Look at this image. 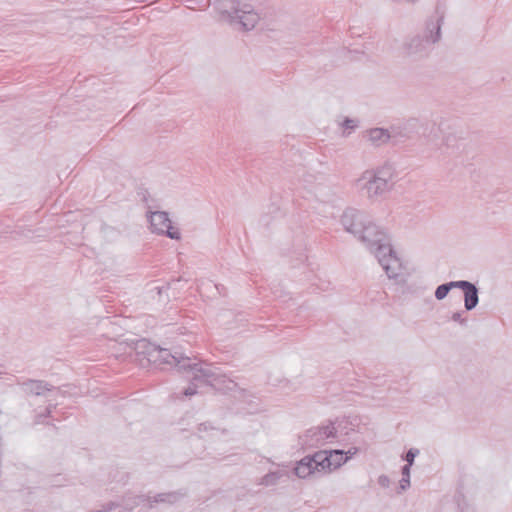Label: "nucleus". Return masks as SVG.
Returning a JSON list of instances; mask_svg holds the SVG:
<instances>
[{
  "instance_id": "1",
  "label": "nucleus",
  "mask_w": 512,
  "mask_h": 512,
  "mask_svg": "<svg viewBox=\"0 0 512 512\" xmlns=\"http://www.w3.org/2000/svg\"><path fill=\"white\" fill-rule=\"evenodd\" d=\"M341 224L347 232L365 244L389 279H398L403 275V263L394 251L388 233L369 215L348 209L341 216Z\"/></svg>"
},
{
  "instance_id": "2",
  "label": "nucleus",
  "mask_w": 512,
  "mask_h": 512,
  "mask_svg": "<svg viewBox=\"0 0 512 512\" xmlns=\"http://www.w3.org/2000/svg\"><path fill=\"white\" fill-rule=\"evenodd\" d=\"M152 350L154 354H157V363H154L155 365H174L179 371L185 372L187 377L192 380V384L184 391V395L187 397L197 394V388L203 385L219 388V384L224 382L223 377L210 364L192 362L188 357L172 354L169 350L160 347L152 348Z\"/></svg>"
},
{
  "instance_id": "3",
  "label": "nucleus",
  "mask_w": 512,
  "mask_h": 512,
  "mask_svg": "<svg viewBox=\"0 0 512 512\" xmlns=\"http://www.w3.org/2000/svg\"><path fill=\"white\" fill-rule=\"evenodd\" d=\"M397 172L389 162L364 170L354 181L353 187L369 202L384 199L395 186Z\"/></svg>"
},
{
  "instance_id": "4",
  "label": "nucleus",
  "mask_w": 512,
  "mask_h": 512,
  "mask_svg": "<svg viewBox=\"0 0 512 512\" xmlns=\"http://www.w3.org/2000/svg\"><path fill=\"white\" fill-rule=\"evenodd\" d=\"M443 15H440L436 22H428L424 37L416 35L408 38L401 47V52L406 57H421L427 52V45L434 44L441 37V25Z\"/></svg>"
},
{
  "instance_id": "5",
  "label": "nucleus",
  "mask_w": 512,
  "mask_h": 512,
  "mask_svg": "<svg viewBox=\"0 0 512 512\" xmlns=\"http://www.w3.org/2000/svg\"><path fill=\"white\" fill-rule=\"evenodd\" d=\"M222 14L230 24L244 31L252 30L260 20L259 14L251 4L238 0L227 2Z\"/></svg>"
},
{
  "instance_id": "6",
  "label": "nucleus",
  "mask_w": 512,
  "mask_h": 512,
  "mask_svg": "<svg viewBox=\"0 0 512 512\" xmlns=\"http://www.w3.org/2000/svg\"><path fill=\"white\" fill-rule=\"evenodd\" d=\"M336 423H329L308 429L302 436L300 442L307 448H317L332 443L338 438L339 431Z\"/></svg>"
},
{
  "instance_id": "7",
  "label": "nucleus",
  "mask_w": 512,
  "mask_h": 512,
  "mask_svg": "<svg viewBox=\"0 0 512 512\" xmlns=\"http://www.w3.org/2000/svg\"><path fill=\"white\" fill-rule=\"evenodd\" d=\"M148 220L152 233L165 235L170 239L180 240L181 233L178 228L172 226L171 220L167 212L155 211L149 212Z\"/></svg>"
},
{
  "instance_id": "8",
  "label": "nucleus",
  "mask_w": 512,
  "mask_h": 512,
  "mask_svg": "<svg viewBox=\"0 0 512 512\" xmlns=\"http://www.w3.org/2000/svg\"><path fill=\"white\" fill-rule=\"evenodd\" d=\"M356 453V448L346 453L343 450H323L316 452V460H318L322 471L330 472L339 468Z\"/></svg>"
},
{
  "instance_id": "9",
  "label": "nucleus",
  "mask_w": 512,
  "mask_h": 512,
  "mask_svg": "<svg viewBox=\"0 0 512 512\" xmlns=\"http://www.w3.org/2000/svg\"><path fill=\"white\" fill-rule=\"evenodd\" d=\"M317 471H322L320 468V464H318V460H316V453L313 456H306L302 460H300L294 472L299 478H307L310 475L314 474Z\"/></svg>"
},
{
  "instance_id": "10",
  "label": "nucleus",
  "mask_w": 512,
  "mask_h": 512,
  "mask_svg": "<svg viewBox=\"0 0 512 512\" xmlns=\"http://www.w3.org/2000/svg\"><path fill=\"white\" fill-rule=\"evenodd\" d=\"M457 288L462 289L464 292V306L466 310L474 309L479 302L477 287L469 281L459 280Z\"/></svg>"
},
{
  "instance_id": "11",
  "label": "nucleus",
  "mask_w": 512,
  "mask_h": 512,
  "mask_svg": "<svg viewBox=\"0 0 512 512\" xmlns=\"http://www.w3.org/2000/svg\"><path fill=\"white\" fill-rule=\"evenodd\" d=\"M364 139L374 147H380L388 143L391 135L388 130L383 128H372L365 131Z\"/></svg>"
},
{
  "instance_id": "12",
  "label": "nucleus",
  "mask_w": 512,
  "mask_h": 512,
  "mask_svg": "<svg viewBox=\"0 0 512 512\" xmlns=\"http://www.w3.org/2000/svg\"><path fill=\"white\" fill-rule=\"evenodd\" d=\"M152 348H158V346L145 339L136 343L135 351L137 356L140 357V361L146 360L148 363H157V354H154Z\"/></svg>"
},
{
  "instance_id": "13",
  "label": "nucleus",
  "mask_w": 512,
  "mask_h": 512,
  "mask_svg": "<svg viewBox=\"0 0 512 512\" xmlns=\"http://www.w3.org/2000/svg\"><path fill=\"white\" fill-rule=\"evenodd\" d=\"M25 389L27 392L35 394V395H42L46 391H49L47 384L41 381H29L24 384Z\"/></svg>"
},
{
  "instance_id": "14",
  "label": "nucleus",
  "mask_w": 512,
  "mask_h": 512,
  "mask_svg": "<svg viewBox=\"0 0 512 512\" xmlns=\"http://www.w3.org/2000/svg\"><path fill=\"white\" fill-rule=\"evenodd\" d=\"M458 281H451L437 287L435 291V298L437 300L444 299L452 288H457Z\"/></svg>"
},
{
  "instance_id": "15",
  "label": "nucleus",
  "mask_w": 512,
  "mask_h": 512,
  "mask_svg": "<svg viewBox=\"0 0 512 512\" xmlns=\"http://www.w3.org/2000/svg\"><path fill=\"white\" fill-rule=\"evenodd\" d=\"M282 475L283 474L279 471L268 473L262 478L261 483L267 486L274 485L282 477Z\"/></svg>"
},
{
  "instance_id": "16",
  "label": "nucleus",
  "mask_w": 512,
  "mask_h": 512,
  "mask_svg": "<svg viewBox=\"0 0 512 512\" xmlns=\"http://www.w3.org/2000/svg\"><path fill=\"white\" fill-rule=\"evenodd\" d=\"M178 499V495L176 493H168V494H159L158 498L155 500L156 502H169L174 503Z\"/></svg>"
},
{
  "instance_id": "17",
  "label": "nucleus",
  "mask_w": 512,
  "mask_h": 512,
  "mask_svg": "<svg viewBox=\"0 0 512 512\" xmlns=\"http://www.w3.org/2000/svg\"><path fill=\"white\" fill-rule=\"evenodd\" d=\"M299 181L306 187L313 184L316 181V176L312 173L304 172Z\"/></svg>"
},
{
  "instance_id": "18",
  "label": "nucleus",
  "mask_w": 512,
  "mask_h": 512,
  "mask_svg": "<svg viewBox=\"0 0 512 512\" xmlns=\"http://www.w3.org/2000/svg\"><path fill=\"white\" fill-rule=\"evenodd\" d=\"M419 450L418 449H410L405 457V460L407 461V464L412 465L414 462L415 457L418 455Z\"/></svg>"
},
{
  "instance_id": "19",
  "label": "nucleus",
  "mask_w": 512,
  "mask_h": 512,
  "mask_svg": "<svg viewBox=\"0 0 512 512\" xmlns=\"http://www.w3.org/2000/svg\"><path fill=\"white\" fill-rule=\"evenodd\" d=\"M464 312H455L452 314L451 319L461 325H466V319L463 317Z\"/></svg>"
},
{
  "instance_id": "20",
  "label": "nucleus",
  "mask_w": 512,
  "mask_h": 512,
  "mask_svg": "<svg viewBox=\"0 0 512 512\" xmlns=\"http://www.w3.org/2000/svg\"><path fill=\"white\" fill-rule=\"evenodd\" d=\"M410 486V478L409 477H402L400 480V488L401 490H406Z\"/></svg>"
},
{
  "instance_id": "21",
  "label": "nucleus",
  "mask_w": 512,
  "mask_h": 512,
  "mask_svg": "<svg viewBox=\"0 0 512 512\" xmlns=\"http://www.w3.org/2000/svg\"><path fill=\"white\" fill-rule=\"evenodd\" d=\"M343 127L345 129H354L356 127V123L353 120H351V119H346L343 122Z\"/></svg>"
},
{
  "instance_id": "22",
  "label": "nucleus",
  "mask_w": 512,
  "mask_h": 512,
  "mask_svg": "<svg viewBox=\"0 0 512 512\" xmlns=\"http://www.w3.org/2000/svg\"><path fill=\"white\" fill-rule=\"evenodd\" d=\"M410 467H411V465L406 464L402 468V477H409L410 478Z\"/></svg>"
},
{
  "instance_id": "23",
  "label": "nucleus",
  "mask_w": 512,
  "mask_h": 512,
  "mask_svg": "<svg viewBox=\"0 0 512 512\" xmlns=\"http://www.w3.org/2000/svg\"><path fill=\"white\" fill-rule=\"evenodd\" d=\"M214 428L212 426H210L209 424L207 423H203V424H200L199 426V432L201 433L202 431H208V430H213Z\"/></svg>"
},
{
  "instance_id": "24",
  "label": "nucleus",
  "mask_w": 512,
  "mask_h": 512,
  "mask_svg": "<svg viewBox=\"0 0 512 512\" xmlns=\"http://www.w3.org/2000/svg\"><path fill=\"white\" fill-rule=\"evenodd\" d=\"M45 411H46V414H45V415H42V414H41V415H39V418H41V417H43V416H47V415H49V414H50V409H49V408H47ZM37 422H38V423H39V422H41V419H37Z\"/></svg>"
},
{
  "instance_id": "25",
  "label": "nucleus",
  "mask_w": 512,
  "mask_h": 512,
  "mask_svg": "<svg viewBox=\"0 0 512 512\" xmlns=\"http://www.w3.org/2000/svg\"><path fill=\"white\" fill-rule=\"evenodd\" d=\"M110 511H112V508H109V510H107V511H104V512H110Z\"/></svg>"
}]
</instances>
